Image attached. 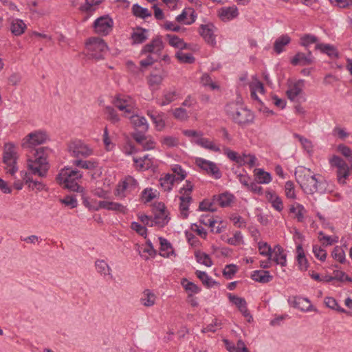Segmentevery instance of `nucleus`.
Returning <instances> with one entry per match:
<instances>
[{
	"label": "nucleus",
	"instance_id": "8fccbe9b",
	"mask_svg": "<svg viewBox=\"0 0 352 352\" xmlns=\"http://www.w3.org/2000/svg\"><path fill=\"white\" fill-rule=\"evenodd\" d=\"M129 192H131V191L129 190L128 185L126 184V181L124 179L118 184L115 192V195L120 197V199H124L126 197V194Z\"/></svg>",
	"mask_w": 352,
	"mask_h": 352
},
{
	"label": "nucleus",
	"instance_id": "0e129e2a",
	"mask_svg": "<svg viewBox=\"0 0 352 352\" xmlns=\"http://www.w3.org/2000/svg\"><path fill=\"white\" fill-rule=\"evenodd\" d=\"M173 172L175 173L174 175H175V181H182L185 179L186 176V171L183 170L181 166L178 164H175L172 168Z\"/></svg>",
	"mask_w": 352,
	"mask_h": 352
},
{
	"label": "nucleus",
	"instance_id": "13d9d810",
	"mask_svg": "<svg viewBox=\"0 0 352 352\" xmlns=\"http://www.w3.org/2000/svg\"><path fill=\"white\" fill-rule=\"evenodd\" d=\"M258 248L261 255L270 256V259H272L273 251L270 245L265 242H259Z\"/></svg>",
	"mask_w": 352,
	"mask_h": 352
},
{
	"label": "nucleus",
	"instance_id": "c756f323",
	"mask_svg": "<svg viewBox=\"0 0 352 352\" xmlns=\"http://www.w3.org/2000/svg\"><path fill=\"white\" fill-rule=\"evenodd\" d=\"M291 42V38L287 34H283L276 39L274 43V52L279 54L285 50V46Z\"/></svg>",
	"mask_w": 352,
	"mask_h": 352
},
{
	"label": "nucleus",
	"instance_id": "7c9ffc66",
	"mask_svg": "<svg viewBox=\"0 0 352 352\" xmlns=\"http://www.w3.org/2000/svg\"><path fill=\"white\" fill-rule=\"evenodd\" d=\"M160 254L163 257H169L174 254L173 248L170 242L163 237H160Z\"/></svg>",
	"mask_w": 352,
	"mask_h": 352
},
{
	"label": "nucleus",
	"instance_id": "f3484780",
	"mask_svg": "<svg viewBox=\"0 0 352 352\" xmlns=\"http://www.w3.org/2000/svg\"><path fill=\"white\" fill-rule=\"evenodd\" d=\"M168 221L169 218L168 217L165 206L159 204L157 211L155 214L154 219L151 221V226L157 225L163 227L168 223Z\"/></svg>",
	"mask_w": 352,
	"mask_h": 352
},
{
	"label": "nucleus",
	"instance_id": "4468645a",
	"mask_svg": "<svg viewBox=\"0 0 352 352\" xmlns=\"http://www.w3.org/2000/svg\"><path fill=\"white\" fill-rule=\"evenodd\" d=\"M101 208L106 209L107 210H112L122 214H126L128 210L126 206H124L123 204L109 201H99L98 205L92 208V209L94 210H98Z\"/></svg>",
	"mask_w": 352,
	"mask_h": 352
},
{
	"label": "nucleus",
	"instance_id": "ea45409f",
	"mask_svg": "<svg viewBox=\"0 0 352 352\" xmlns=\"http://www.w3.org/2000/svg\"><path fill=\"white\" fill-rule=\"evenodd\" d=\"M254 172L256 179L259 184H269L272 180L270 173L264 171L261 168H256Z\"/></svg>",
	"mask_w": 352,
	"mask_h": 352
},
{
	"label": "nucleus",
	"instance_id": "a211bd4d",
	"mask_svg": "<svg viewBox=\"0 0 352 352\" xmlns=\"http://www.w3.org/2000/svg\"><path fill=\"white\" fill-rule=\"evenodd\" d=\"M128 117L131 120V123L136 129L135 132H146L148 131V124L145 117L137 114L128 115Z\"/></svg>",
	"mask_w": 352,
	"mask_h": 352
},
{
	"label": "nucleus",
	"instance_id": "052dcab7",
	"mask_svg": "<svg viewBox=\"0 0 352 352\" xmlns=\"http://www.w3.org/2000/svg\"><path fill=\"white\" fill-rule=\"evenodd\" d=\"M318 41V39L316 36L308 34H305V35L302 36L300 38V44L302 46H305L307 47L309 45H310L311 44H313V43L317 44Z\"/></svg>",
	"mask_w": 352,
	"mask_h": 352
},
{
	"label": "nucleus",
	"instance_id": "09e8293b",
	"mask_svg": "<svg viewBox=\"0 0 352 352\" xmlns=\"http://www.w3.org/2000/svg\"><path fill=\"white\" fill-rule=\"evenodd\" d=\"M147 115L151 118L155 124L157 130L161 131L164 128L165 122L163 120L162 114H155L151 111H148Z\"/></svg>",
	"mask_w": 352,
	"mask_h": 352
},
{
	"label": "nucleus",
	"instance_id": "0eeeda50",
	"mask_svg": "<svg viewBox=\"0 0 352 352\" xmlns=\"http://www.w3.org/2000/svg\"><path fill=\"white\" fill-rule=\"evenodd\" d=\"M17 155L14 144L8 143L5 144L3 162L6 164L7 173L14 176L18 171L16 166Z\"/></svg>",
	"mask_w": 352,
	"mask_h": 352
},
{
	"label": "nucleus",
	"instance_id": "6e6d98bb",
	"mask_svg": "<svg viewBox=\"0 0 352 352\" xmlns=\"http://www.w3.org/2000/svg\"><path fill=\"white\" fill-rule=\"evenodd\" d=\"M173 115L175 118L180 121H186L189 117L187 111L182 107L175 109L173 111Z\"/></svg>",
	"mask_w": 352,
	"mask_h": 352
},
{
	"label": "nucleus",
	"instance_id": "9d476101",
	"mask_svg": "<svg viewBox=\"0 0 352 352\" xmlns=\"http://www.w3.org/2000/svg\"><path fill=\"white\" fill-rule=\"evenodd\" d=\"M49 137L44 131H34L28 134L22 140L23 148H32L46 142Z\"/></svg>",
	"mask_w": 352,
	"mask_h": 352
},
{
	"label": "nucleus",
	"instance_id": "58836bf2",
	"mask_svg": "<svg viewBox=\"0 0 352 352\" xmlns=\"http://www.w3.org/2000/svg\"><path fill=\"white\" fill-rule=\"evenodd\" d=\"M179 96L178 92L175 89H170L168 91H165L163 95V99L160 103V106H166L170 102L175 101Z\"/></svg>",
	"mask_w": 352,
	"mask_h": 352
},
{
	"label": "nucleus",
	"instance_id": "393cba45",
	"mask_svg": "<svg viewBox=\"0 0 352 352\" xmlns=\"http://www.w3.org/2000/svg\"><path fill=\"white\" fill-rule=\"evenodd\" d=\"M272 255L273 258H272V260H273L276 264L280 265L281 266L286 265L287 255L284 253V250L280 245H276L274 246Z\"/></svg>",
	"mask_w": 352,
	"mask_h": 352
},
{
	"label": "nucleus",
	"instance_id": "9b49d317",
	"mask_svg": "<svg viewBox=\"0 0 352 352\" xmlns=\"http://www.w3.org/2000/svg\"><path fill=\"white\" fill-rule=\"evenodd\" d=\"M195 164L208 175L215 179H219L222 177V173L219 168L217 164L212 161L201 157H197L195 159Z\"/></svg>",
	"mask_w": 352,
	"mask_h": 352
},
{
	"label": "nucleus",
	"instance_id": "680f3d73",
	"mask_svg": "<svg viewBox=\"0 0 352 352\" xmlns=\"http://www.w3.org/2000/svg\"><path fill=\"white\" fill-rule=\"evenodd\" d=\"M294 136L299 140V142L302 144V147L308 153H310L312 151L313 145H312L311 142L309 140H308L307 138H306L299 134H297V133H295L294 135Z\"/></svg>",
	"mask_w": 352,
	"mask_h": 352
},
{
	"label": "nucleus",
	"instance_id": "6ab92c4d",
	"mask_svg": "<svg viewBox=\"0 0 352 352\" xmlns=\"http://www.w3.org/2000/svg\"><path fill=\"white\" fill-rule=\"evenodd\" d=\"M314 57L310 51L308 52L307 54L302 52H298L291 60V63L293 65H309L314 63Z\"/></svg>",
	"mask_w": 352,
	"mask_h": 352
},
{
	"label": "nucleus",
	"instance_id": "f257e3e1",
	"mask_svg": "<svg viewBox=\"0 0 352 352\" xmlns=\"http://www.w3.org/2000/svg\"><path fill=\"white\" fill-rule=\"evenodd\" d=\"M296 179L302 189L307 194L314 192L324 193L327 190V183L320 175H314L309 168H301L296 171Z\"/></svg>",
	"mask_w": 352,
	"mask_h": 352
},
{
	"label": "nucleus",
	"instance_id": "bf43d9fd",
	"mask_svg": "<svg viewBox=\"0 0 352 352\" xmlns=\"http://www.w3.org/2000/svg\"><path fill=\"white\" fill-rule=\"evenodd\" d=\"M182 284L187 292H191L192 294H198L201 291V289L197 285L192 282L188 281L187 279H184Z\"/></svg>",
	"mask_w": 352,
	"mask_h": 352
},
{
	"label": "nucleus",
	"instance_id": "39448f33",
	"mask_svg": "<svg viewBox=\"0 0 352 352\" xmlns=\"http://www.w3.org/2000/svg\"><path fill=\"white\" fill-rule=\"evenodd\" d=\"M82 176L79 170L67 167L60 170L56 179L63 188L71 191L79 192L82 188L78 185L77 180L81 179Z\"/></svg>",
	"mask_w": 352,
	"mask_h": 352
},
{
	"label": "nucleus",
	"instance_id": "4d7b16f0",
	"mask_svg": "<svg viewBox=\"0 0 352 352\" xmlns=\"http://www.w3.org/2000/svg\"><path fill=\"white\" fill-rule=\"evenodd\" d=\"M175 56L179 62L184 63H192L195 60L191 54H185L180 51L176 53Z\"/></svg>",
	"mask_w": 352,
	"mask_h": 352
},
{
	"label": "nucleus",
	"instance_id": "b1692460",
	"mask_svg": "<svg viewBox=\"0 0 352 352\" xmlns=\"http://www.w3.org/2000/svg\"><path fill=\"white\" fill-rule=\"evenodd\" d=\"M267 200L272 204V206L278 212L283 210V203L281 198L274 191H267L265 195Z\"/></svg>",
	"mask_w": 352,
	"mask_h": 352
},
{
	"label": "nucleus",
	"instance_id": "e2e57ef3",
	"mask_svg": "<svg viewBox=\"0 0 352 352\" xmlns=\"http://www.w3.org/2000/svg\"><path fill=\"white\" fill-rule=\"evenodd\" d=\"M331 255L334 259L338 261L340 263H344L345 262V253L341 248L338 246L334 248Z\"/></svg>",
	"mask_w": 352,
	"mask_h": 352
},
{
	"label": "nucleus",
	"instance_id": "49530a36",
	"mask_svg": "<svg viewBox=\"0 0 352 352\" xmlns=\"http://www.w3.org/2000/svg\"><path fill=\"white\" fill-rule=\"evenodd\" d=\"M295 307L303 311L316 310V309L313 308V306L310 304L309 300L305 298H298L297 300H296Z\"/></svg>",
	"mask_w": 352,
	"mask_h": 352
},
{
	"label": "nucleus",
	"instance_id": "f704fd0d",
	"mask_svg": "<svg viewBox=\"0 0 352 352\" xmlns=\"http://www.w3.org/2000/svg\"><path fill=\"white\" fill-rule=\"evenodd\" d=\"M175 181V175L173 174H166L160 179V183L164 191H170Z\"/></svg>",
	"mask_w": 352,
	"mask_h": 352
},
{
	"label": "nucleus",
	"instance_id": "6e6552de",
	"mask_svg": "<svg viewBox=\"0 0 352 352\" xmlns=\"http://www.w3.org/2000/svg\"><path fill=\"white\" fill-rule=\"evenodd\" d=\"M329 164L331 167L337 168L336 175L338 183L341 185L346 184V179L350 175V168L346 162L340 157L333 155L329 159Z\"/></svg>",
	"mask_w": 352,
	"mask_h": 352
},
{
	"label": "nucleus",
	"instance_id": "5fc2aeb1",
	"mask_svg": "<svg viewBox=\"0 0 352 352\" xmlns=\"http://www.w3.org/2000/svg\"><path fill=\"white\" fill-rule=\"evenodd\" d=\"M73 164L76 166L88 170L94 169L96 167V163L90 160H76L74 161Z\"/></svg>",
	"mask_w": 352,
	"mask_h": 352
},
{
	"label": "nucleus",
	"instance_id": "69168bd1",
	"mask_svg": "<svg viewBox=\"0 0 352 352\" xmlns=\"http://www.w3.org/2000/svg\"><path fill=\"white\" fill-rule=\"evenodd\" d=\"M228 298L230 301L236 305L239 309L240 310L245 305H246V301L245 298L239 297L237 296L233 295L232 294H228Z\"/></svg>",
	"mask_w": 352,
	"mask_h": 352
},
{
	"label": "nucleus",
	"instance_id": "603ef678",
	"mask_svg": "<svg viewBox=\"0 0 352 352\" xmlns=\"http://www.w3.org/2000/svg\"><path fill=\"white\" fill-rule=\"evenodd\" d=\"M324 302L326 306L331 309L336 310L340 313L346 312L344 308L338 305L336 300L332 297H326Z\"/></svg>",
	"mask_w": 352,
	"mask_h": 352
},
{
	"label": "nucleus",
	"instance_id": "aec40b11",
	"mask_svg": "<svg viewBox=\"0 0 352 352\" xmlns=\"http://www.w3.org/2000/svg\"><path fill=\"white\" fill-rule=\"evenodd\" d=\"M304 87L305 80L302 79L298 80L292 85H289V89L287 91V96L288 98L292 101H294L296 97L302 92Z\"/></svg>",
	"mask_w": 352,
	"mask_h": 352
},
{
	"label": "nucleus",
	"instance_id": "ddd939ff",
	"mask_svg": "<svg viewBox=\"0 0 352 352\" xmlns=\"http://www.w3.org/2000/svg\"><path fill=\"white\" fill-rule=\"evenodd\" d=\"M215 28L212 23L202 24L199 27V34L209 45L214 46L217 43L214 34Z\"/></svg>",
	"mask_w": 352,
	"mask_h": 352
},
{
	"label": "nucleus",
	"instance_id": "c9c22d12",
	"mask_svg": "<svg viewBox=\"0 0 352 352\" xmlns=\"http://www.w3.org/2000/svg\"><path fill=\"white\" fill-rule=\"evenodd\" d=\"M166 71L162 69L159 74H151L148 78V84L151 87H157L166 76Z\"/></svg>",
	"mask_w": 352,
	"mask_h": 352
},
{
	"label": "nucleus",
	"instance_id": "338daca9",
	"mask_svg": "<svg viewBox=\"0 0 352 352\" xmlns=\"http://www.w3.org/2000/svg\"><path fill=\"white\" fill-rule=\"evenodd\" d=\"M237 272V266L234 264L227 265L223 271V276L228 278L231 279Z\"/></svg>",
	"mask_w": 352,
	"mask_h": 352
},
{
	"label": "nucleus",
	"instance_id": "79ce46f5",
	"mask_svg": "<svg viewBox=\"0 0 352 352\" xmlns=\"http://www.w3.org/2000/svg\"><path fill=\"white\" fill-rule=\"evenodd\" d=\"M155 295L149 289H146L140 298L141 303L146 307H151L155 304Z\"/></svg>",
	"mask_w": 352,
	"mask_h": 352
},
{
	"label": "nucleus",
	"instance_id": "473e14b6",
	"mask_svg": "<svg viewBox=\"0 0 352 352\" xmlns=\"http://www.w3.org/2000/svg\"><path fill=\"white\" fill-rule=\"evenodd\" d=\"M179 199L180 200L179 210L181 212V215L184 219H186L188 217V210L189 208V205L192 200V197L190 195H182L179 197Z\"/></svg>",
	"mask_w": 352,
	"mask_h": 352
},
{
	"label": "nucleus",
	"instance_id": "1a4fd4ad",
	"mask_svg": "<svg viewBox=\"0 0 352 352\" xmlns=\"http://www.w3.org/2000/svg\"><path fill=\"white\" fill-rule=\"evenodd\" d=\"M71 155L76 158H86L93 155V149L80 140L72 141L68 145Z\"/></svg>",
	"mask_w": 352,
	"mask_h": 352
},
{
	"label": "nucleus",
	"instance_id": "423d86ee",
	"mask_svg": "<svg viewBox=\"0 0 352 352\" xmlns=\"http://www.w3.org/2000/svg\"><path fill=\"white\" fill-rule=\"evenodd\" d=\"M88 55L96 60L103 59L108 47L104 40L98 37L90 38L86 43Z\"/></svg>",
	"mask_w": 352,
	"mask_h": 352
},
{
	"label": "nucleus",
	"instance_id": "bb28decb",
	"mask_svg": "<svg viewBox=\"0 0 352 352\" xmlns=\"http://www.w3.org/2000/svg\"><path fill=\"white\" fill-rule=\"evenodd\" d=\"M27 26L24 21L19 19H12L10 20V31L14 36L21 35Z\"/></svg>",
	"mask_w": 352,
	"mask_h": 352
},
{
	"label": "nucleus",
	"instance_id": "e433bc0d",
	"mask_svg": "<svg viewBox=\"0 0 352 352\" xmlns=\"http://www.w3.org/2000/svg\"><path fill=\"white\" fill-rule=\"evenodd\" d=\"M232 199L233 196L228 192L222 193L219 195L214 196L213 197V201L221 207H227L230 206Z\"/></svg>",
	"mask_w": 352,
	"mask_h": 352
},
{
	"label": "nucleus",
	"instance_id": "2eb2a0df",
	"mask_svg": "<svg viewBox=\"0 0 352 352\" xmlns=\"http://www.w3.org/2000/svg\"><path fill=\"white\" fill-rule=\"evenodd\" d=\"M113 104L120 111H124L126 113V116L133 113V101L129 96H122L118 95L114 99Z\"/></svg>",
	"mask_w": 352,
	"mask_h": 352
},
{
	"label": "nucleus",
	"instance_id": "a18cd8bd",
	"mask_svg": "<svg viewBox=\"0 0 352 352\" xmlns=\"http://www.w3.org/2000/svg\"><path fill=\"white\" fill-rule=\"evenodd\" d=\"M196 275L202 283L207 287H212L217 283L209 276L205 272L197 270Z\"/></svg>",
	"mask_w": 352,
	"mask_h": 352
},
{
	"label": "nucleus",
	"instance_id": "774afa93",
	"mask_svg": "<svg viewBox=\"0 0 352 352\" xmlns=\"http://www.w3.org/2000/svg\"><path fill=\"white\" fill-rule=\"evenodd\" d=\"M313 253L321 261H324L327 258L326 251L318 245H313Z\"/></svg>",
	"mask_w": 352,
	"mask_h": 352
},
{
	"label": "nucleus",
	"instance_id": "72a5a7b5",
	"mask_svg": "<svg viewBox=\"0 0 352 352\" xmlns=\"http://www.w3.org/2000/svg\"><path fill=\"white\" fill-rule=\"evenodd\" d=\"M297 261L300 270L305 271L308 268V261L305 256L302 245L299 244L296 247Z\"/></svg>",
	"mask_w": 352,
	"mask_h": 352
},
{
	"label": "nucleus",
	"instance_id": "412c9836",
	"mask_svg": "<svg viewBox=\"0 0 352 352\" xmlns=\"http://www.w3.org/2000/svg\"><path fill=\"white\" fill-rule=\"evenodd\" d=\"M95 267L97 272L104 278L108 276L111 280L113 279L112 270L109 264L103 259H97L95 261Z\"/></svg>",
	"mask_w": 352,
	"mask_h": 352
},
{
	"label": "nucleus",
	"instance_id": "a878e982",
	"mask_svg": "<svg viewBox=\"0 0 352 352\" xmlns=\"http://www.w3.org/2000/svg\"><path fill=\"white\" fill-rule=\"evenodd\" d=\"M226 349L229 352H250L242 340H239L235 344L228 340H223Z\"/></svg>",
	"mask_w": 352,
	"mask_h": 352
},
{
	"label": "nucleus",
	"instance_id": "cd10ccee",
	"mask_svg": "<svg viewBox=\"0 0 352 352\" xmlns=\"http://www.w3.org/2000/svg\"><path fill=\"white\" fill-rule=\"evenodd\" d=\"M251 278L254 281L261 283H267L272 280L273 276L270 275L269 271L255 270L252 272Z\"/></svg>",
	"mask_w": 352,
	"mask_h": 352
},
{
	"label": "nucleus",
	"instance_id": "4be33fe9",
	"mask_svg": "<svg viewBox=\"0 0 352 352\" xmlns=\"http://www.w3.org/2000/svg\"><path fill=\"white\" fill-rule=\"evenodd\" d=\"M20 175L21 179L28 186L29 188L32 190L36 189L38 191H41L45 189V185L42 182L33 180L27 172L21 171Z\"/></svg>",
	"mask_w": 352,
	"mask_h": 352
},
{
	"label": "nucleus",
	"instance_id": "7ed1b4c3",
	"mask_svg": "<svg viewBox=\"0 0 352 352\" xmlns=\"http://www.w3.org/2000/svg\"><path fill=\"white\" fill-rule=\"evenodd\" d=\"M228 116L233 122L240 126H246L253 122L254 113L246 107L240 106L238 103L232 102L226 106Z\"/></svg>",
	"mask_w": 352,
	"mask_h": 352
},
{
	"label": "nucleus",
	"instance_id": "f8f14e48",
	"mask_svg": "<svg viewBox=\"0 0 352 352\" xmlns=\"http://www.w3.org/2000/svg\"><path fill=\"white\" fill-rule=\"evenodd\" d=\"M113 21L109 16L98 18L94 23V30L101 35H107L111 30Z\"/></svg>",
	"mask_w": 352,
	"mask_h": 352
},
{
	"label": "nucleus",
	"instance_id": "a19ab883",
	"mask_svg": "<svg viewBox=\"0 0 352 352\" xmlns=\"http://www.w3.org/2000/svg\"><path fill=\"white\" fill-rule=\"evenodd\" d=\"M146 32V30L142 28H138L137 30L133 32L131 34L133 43L134 44H140L144 42L147 39Z\"/></svg>",
	"mask_w": 352,
	"mask_h": 352
},
{
	"label": "nucleus",
	"instance_id": "dca6fc26",
	"mask_svg": "<svg viewBox=\"0 0 352 352\" xmlns=\"http://www.w3.org/2000/svg\"><path fill=\"white\" fill-rule=\"evenodd\" d=\"M145 132H134L131 137L137 143L141 145L144 150L148 151L153 149L155 146V142L150 137L144 135Z\"/></svg>",
	"mask_w": 352,
	"mask_h": 352
},
{
	"label": "nucleus",
	"instance_id": "20e7f679",
	"mask_svg": "<svg viewBox=\"0 0 352 352\" xmlns=\"http://www.w3.org/2000/svg\"><path fill=\"white\" fill-rule=\"evenodd\" d=\"M50 150L47 147H41L35 151V159L29 160L28 162V169L33 175H37L41 177L46 176L49 169L47 162V156Z\"/></svg>",
	"mask_w": 352,
	"mask_h": 352
},
{
	"label": "nucleus",
	"instance_id": "de8ad7c7",
	"mask_svg": "<svg viewBox=\"0 0 352 352\" xmlns=\"http://www.w3.org/2000/svg\"><path fill=\"white\" fill-rule=\"evenodd\" d=\"M223 151H224V154L231 161L234 162L239 164V165H243V163L245 162V161H244V157H243V155L242 156L239 155L236 152L230 150L228 147H225L223 148Z\"/></svg>",
	"mask_w": 352,
	"mask_h": 352
},
{
	"label": "nucleus",
	"instance_id": "2f4dec72",
	"mask_svg": "<svg viewBox=\"0 0 352 352\" xmlns=\"http://www.w3.org/2000/svg\"><path fill=\"white\" fill-rule=\"evenodd\" d=\"M195 143L206 149H208L214 152H220L221 149L219 146L215 145L213 142L208 138H202L200 136L197 138Z\"/></svg>",
	"mask_w": 352,
	"mask_h": 352
},
{
	"label": "nucleus",
	"instance_id": "f03ea898",
	"mask_svg": "<svg viewBox=\"0 0 352 352\" xmlns=\"http://www.w3.org/2000/svg\"><path fill=\"white\" fill-rule=\"evenodd\" d=\"M164 49V43L160 36H157L152 41L145 45L141 50L142 54L146 55V57L140 60L142 67H148L157 62Z\"/></svg>",
	"mask_w": 352,
	"mask_h": 352
},
{
	"label": "nucleus",
	"instance_id": "c03bdc74",
	"mask_svg": "<svg viewBox=\"0 0 352 352\" xmlns=\"http://www.w3.org/2000/svg\"><path fill=\"white\" fill-rule=\"evenodd\" d=\"M166 38L168 39V43L170 46L180 50L186 48V44L184 40L179 38L177 36L168 34H166Z\"/></svg>",
	"mask_w": 352,
	"mask_h": 352
},
{
	"label": "nucleus",
	"instance_id": "37998d69",
	"mask_svg": "<svg viewBox=\"0 0 352 352\" xmlns=\"http://www.w3.org/2000/svg\"><path fill=\"white\" fill-rule=\"evenodd\" d=\"M131 12L134 16L141 19H146L151 16V13L147 8H143L138 3L132 6Z\"/></svg>",
	"mask_w": 352,
	"mask_h": 352
},
{
	"label": "nucleus",
	"instance_id": "4c0bfd02",
	"mask_svg": "<svg viewBox=\"0 0 352 352\" xmlns=\"http://www.w3.org/2000/svg\"><path fill=\"white\" fill-rule=\"evenodd\" d=\"M289 212L295 214V216L299 222H302L305 219V214L307 212L305 207L298 203L291 206Z\"/></svg>",
	"mask_w": 352,
	"mask_h": 352
},
{
	"label": "nucleus",
	"instance_id": "3c124183",
	"mask_svg": "<svg viewBox=\"0 0 352 352\" xmlns=\"http://www.w3.org/2000/svg\"><path fill=\"white\" fill-rule=\"evenodd\" d=\"M104 113L107 116V119L110 121L112 124H115L120 121V117L117 113L116 111L110 106L106 107Z\"/></svg>",
	"mask_w": 352,
	"mask_h": 352
},
{
	"label": "nucleus",
	"instance_id": "5701e85b",
	"mask_svg": "<svg viewBox=\"0 0 352 352\" xmlns=\"http://www.w3.org/2000/svg\"><path fill=\"white\" fill-rule=\"evenodd\" d=\"M239 14L236 6L223 7L219 10V16L223 21H228L236 18Z\"/></svg>",
	"mask_w": 352,
	"mask_h": 352
},
{
	"label": "nucleus",
	"instance_id": "864d4df0",
	"mask_svg": "<svg viewBox=\"0 0 352 352\" xmlns=\"http://www.w3.org/2000/svg\"><path fill=\"white\" fill-rule=\"evenodd\" d=\"M195 257L197 261L201 264H203L207 267H210L212 265V261L208 254L204 252H197L195 253Z\"/></svg>",
	"mask_w": 352,
	"mask_h": 352
},
{
	"label": "nucleus",
	"instance_id": "c85d7f7f",
	"mask_svg": "<svg viewBox=\"0 0 352 352\" xmlns=\"http://www.w3.org/2000/svg\"><path fill=\"white\" fill-rule=\"evenodd\" d=\"M316 50L320 51L323 54H326L331 58L338 57V52L336 48L331 44L317 43L315 46Z\"/></svg>",
	"mask_w": 352,
	"mask_h": 352
}]
</instances>
